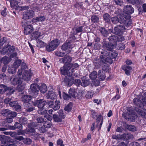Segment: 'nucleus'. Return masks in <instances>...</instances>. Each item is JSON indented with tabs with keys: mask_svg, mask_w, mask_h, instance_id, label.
Instances as JSON below:
<instances>
[{
	"mask_svg": "<svg viewBox=\"0 0 146 146\" xmlns=\"http://www.w3.org/2000/svg\"><path fill=\"white\" fill-rule=\"evenodd\" d=\"M23 102L24 106L27 108L25 110V111L30 112L35 110V107L33 106V102L31 101V96L29 95L23 96L21 98Z\"/></svg>",
	"mask_w": 146,
	"mask_h": 146,
	"instance_id": "f257e3e1",
	"label": "nucleus"
},
{
	"mask_svg": "<svg viewBox=\"0 0 146 146\" xmlns=\"http://www.w3.org/2000/svg\"><path fill=\"white\" fill-rule=\"evenodd\" d=\"M59 40L57 39L52 40L46 46V49L48 52L53 51L57 48L60 44Z\"/></svg>",
	"mask_w": 146,
	"mask_h": 146,
	"instance_id": "f03ea898",
	"label": "nucleus"
},
{
	"mask_svg": "<svg viewBox=\"0 0 146 146\" xmlns=\"http://www.w3.org/2000/svg\"><path fill=\"white\" fill-rule=\"evenodd\" d=\"M29 94L33 97L35 98L38 94L39 87L38 85L36 84H33L30 86V88L29 89Z\"/></svg>",
	"mask_w": 146,
	"mask_h": 146,
	"instance_id": "7ed1b4c3",
	"label": "nucleus"
},
{
	"mask_svg": "<svg viewBox=\"0 0 146 146\" xmlns=\"http://www.w3.org/2000/svg\"><path fill=\"white\" fill-rule=\"evenodd\" d=\"M101 53L102 54L106 57V62L111 64L113 62L112 59L115 58L116 57V54L114 53H109L104 51H101Z\"/></svg>",
	"mask_w": 146,
	"mask_h": 146,
	"instance_id": "20e7f679",
	"label": "nucleus"
},
{
	"mask_svg": "<svg viewBox=\"0 0 146 146\" xmlns=\"http://www.w3.org/2000/svg\"><path fill=\"white\" fill-rule=\"evenodd\" d=\"M61 74L63 75L72 76V71L70 69V66L64 64L63 66L61 67L60 69Z\"/></svg>",
	"mask_w": 146,
	"mask_h": 146,
	"instance_id": "39448f33",
	"label": "nucleus"
},
{
	"mask_svg": "<svg viewBox=\"0 0 146 146\" xmlns=\"http://www.w3.org/2000/svg\"><path fill=\"white\" fill-rule=\"evenodd\" d=\"M125 30L124 26L121 25H119L115 27L114 28L113 33L118 36L121 35Z\"/></svg>",
	"mask_w": 146,
	"mask_h": 146,
	"instance_id": "423d86ee",
	"label": "nucleus"
},
{
	"mask_svg": "<svg viewBox=\"0 0 146 146\" xmlns=\"http://www.w3.org/2000/svg\"><path fill=\"white\" fill-rule=\"evenodd\" d=\"M82 28L83 27L82 26L73 28L71 32V34L70 36V37L72 38L74 40L76 39V38L75 35L80 33H81L82 31ZM81 34V33H80V34L79 35H80Z\"/></svg>",
	"mask_w": 146,
	"mask_h": 146,
	"instance_id": "0eeeda50",
	"label": "nucleus"
},
{
	"mask_svg": "<svg viewBox=\"0 0 146 146\" xmlns=\"http://www.w3.org/2000/svg\"><path fill=\"white\" fill-rule=\"evenodd\" d=\"M102 46L103 48L102 51H104L109 53H113L111 51L113 49V46L111 44L104 41L102 43Z\"/></svg>",
	"mask_w": 146,
	"mask_h": 146,
	"instance_id": "6e6552de",
	"label": "nucleus"
},
{
	"mask_svg": "<svg viewBox=\"0 0 146 146\" xmlns=\"http://www.w3.org/2000/svg\"><path fill=\"white\" fill-rule=\"evenodd\" d=\"M118 17H114L111 18V21L113 24H116L118 23L121 24L125 23L126 21L124 19L123 16H121Z\"/></svg>",
	"mask_w": 146,
	"mask_h": 146,
	"instance_id": "1a4fd4ad",
	"label": "nucleus"
},
{
	"mask_svg": "<svg viewBox=\"0 0 146 146\" xmlns=\"http://www.w3.org/2000/svg\"><path fill=\"white\" fill-rule=\"evenodd\" d=\"M72 58L70 56L66 55L62 58H60L59 61L60 63H65L66 65H70Z\"/></svg>",
	"mask_w": 146,
	"mask_h": 146,
	"instance_id": "9d476101",
	"label": "nucleus"
},
{
	"mask_svg": "<svg viewBox=\"0 0 146 146\" xmlns=\"http://www.w3.org/2000/svg\"><path fill=\"white\" fill-rule=\"evenodd\" d=\"M74 78L72 76H67L65 77L64 80L62 83L66 86H71L74 82Z\"/></svg>",
	"mask_w": 146,
	"mask_h": 146,
	"instance_id": "9b49d317",
	"label": "nucleus"
},
{
	"mask_svg": "<svg viewBox=\"0 0 146 146\" xmlns=\"http://www.w3.org/2000/svg\"><path fill=\"white\" fill-rule=\"evenodd\" d=\"M47 104V103L46 101H43L42 100H37L35 102H33V106L35 107V106L37 105L39 108L42 109Z\"/></svg>",
	"mask_w": 146,
	"mask_h": 146,
	"instance_id": "f8f14e48",
	"label": "nucleus"
},
{
	"mask_svg": "<svg viewBox=\"0 0 146 146\" xmlns=\"http://www.w3.org/2000/svg\"><path fill=\"white\" fill-rule=\"evenodd\" d=\"M72 48L71 43L69 42L65 43L61 46L62 49L64 51L67 50V53H69L71 52Z\"/></svg>",
	"mask_w": 146,
	"mask_h": 146,
	"instance_id": "ddd939ff",
	"label": "nucleus"
},
{
	"mask_svg": "<svg viewBox=\"0 0 146 146\" xmlns=\"http://www.w3.org/2000/svg\"><path fill=\"white\" fill-rule=\"evenodd\" d=\"M11 84L13 85H20L22 83V81L21 79L19 77L17 76H13L10 79Z\"/></svg>",
	"mask_w": 146,
	"mask_h": 146,
	"instance_id": "4468645a",
	"label": "nucleus"
},
{
	"mask_svg": "<svg viewBox=\"0 0 146 146\" xmlns=\"http://www.w3.org/2000/svg\"><path fill=\"white\" fill-rule=\"evenodd\" d=\"M23 19H29L32 18L34 16V12L32 10H27L23 13Z\"/></svg>",
	"mask_w": 146,
	"mask_h": 146,
	"instance_id": "2eb2a0df",
	"label": "nucleus"
},
{
	"mask_svg": "<svg viewBox=\"0 0 146 146\" xmlns=\"http://www.w3.org/2000/svg\"><path fill=\"white\" fill-rule=\"evenodd\" d=\"M33 26L31 25H27L24 28V33L25 35L30 34L33 31Z\"/></svg>",
	"mask_w": 146,
	"mask_h": 146,
	"instance_id": "dca6fc26",
	"label": "nucleus"
},
{
	"mask_svg": "<svg viewBox=\"0 0 146 146\" xmlns=\"http://www.w3.org/2000/svg\"><path fill=\"white\" fill-rule=\"evenodd\" d=\"M31 75L30 71L25 70L23 74L22 79L25 81H29L31 79Z\"/></svg>",
	"mask_w": 146,
	"mask_h": 146,
	"instance_id": "f3484780",
	"label": "nucleus"
},
{
	"mask_svg": "<svg viewBox=\"0 0 146 146\" xmlns=\"http://www.w3.org/2000/svg\"><path fill=\"white\" fill-rule=\"evenodd\" d=\"M121 139L124 140H127L133 138V135L131 133H126L121 135Z\"/></svg>",
	"mask_w": 146,
	"mask_h": 146,
	"instance_id": "a211bd4d",
	"label": "nucleus"
},
{
	"mask_svg": "<svg viewBox=\"0 0 146 146\" xmlns=\"http://www.w3.org/2000/svg\"><path fill=\"white\" fill-rule=\"evenodd\" d=\"M46 97L47 99H50L52 100L56 98V93L52 91H49L48 93L46 94Z\"/></svg>",
	"mask_w": 146,
	"mask_h": 146,
	"instance_id": "6ab92c4d",
	"label": "nucleus"
},
{
	"mask_svg": "<svg viewBox=\"0 0 146 146\" xmlns=\"http://www.w3.org/2000/svg\"><path fill=\"white\" fill-rule=\"evenodd\" d=\"M123 10L124 12L131 14L133 13L134 11V9L130 5L125 6Z\"/></svg>",
	"mask_w": 146,
	"mask_h": 146,
	"instance_id": "aec40b11",
	"label": "nucleus"
},
{
	"mask_svg": "<svg viewBox=\"0 0 146 146\" xmlns=\"http://www.w3.org/2000/svg\"><path fill=\"white\" fill-rule=\"evenodd\" d=\"M82 82L81 85L83 87H86L90 83L89 80L85 76H84L82 78Z\"/></svg>",
	"mask_w": 146,
	"mask_h": 146,
	"instance_id": "412c9836",
	"label": "nucleus"
},
{
	"mask_svg": "<svg viewBox=\"0 0 146 146\" xmlns=\"http://www.w3.org/2000/svg\"><path fill=\"white\" fill-rule=\"evenodd\" d=\"M135 111L137 113L143 117L145 118L146 117V110L145 109L141 110L135 108Z\"/></svg>",
	"mask_w": 146,
	"mask_h": 146,
	"instance_id": "4be33fe9",
	"label": "nucleus"
},
{
	"mask_svg": "<svg viewBox=\"0 0 146 146\" xmlns=\"http://www.w3.org/2000/svg\"><path fill=\"white\" fill-rule=\"evenodd\" d=\"M45 20V17L40 16L38 17H36L35 18H33L32 19V21L33 23H36V22H40L43 21Z\"/></svg>",
	"mask_w": 146,
	"mask_h": 146,
	"instance_id": "5701e85b",
	"label": "nucleus"
},
{
	"mask_svg": "<svg viewBox=\"0 0 146 146\" xmlns=\"http://www.w3.org/2000/svg\"><path fill=\"white\" fill-rule=\"evenodd\" d=\"M10 135L11 137L15 138L16 139L19 141H21L23 139V137L22 136H17V133L15 132H10Z\"/></svg>",
	"mask_w": 146,
	"mask_h": 146,
	"instance_id": "b1692460",
	"label": "nucleus"
},
{
	"mask_svg": "<svg viewBox=\"0 0 146 146\" xmlns=\"http://www.w3.org/2000/svg\"><path fill=\"white\" fill-rule=\"evenodd\" d=\"M122 69L125 71V74L127 75V76L130 75V73L132 69L131 66H124L122 67Z\"/></svg>",
	"mask_w": 146,
	"mask_h": 146,
	"instance_id": "393cba45",
	"label": "nucleus"
},
{
	"mask_svg": "<svg viewBox=\"0 0 146 146\" xmlns=\"http://www.w3.org/2000/svg\"><path fill=\"white\" fill-rule=\"evenodd\" d=\"M99 31L101 34L102 36L104 37H107L109 34L108 31L104 28H100L99 29Z\"/></svg>",
	"mask_w": 146,
	"mask_h": 146,
	"instance_id": "a878e982",
	"label": "nucleus"
},
{
	"mask_svg": "<svg viewBox=\"0 0 146 146\" xmlns=\"http://www.w3.org/2000/svg\"><path fill=\"white\" fill-rule=\"evenodd\" d=\"M8 87L4 84L0 85V94H3L7 91Z\"/></svg>",
	"mask_w": 146,
	"mask_h": 146,
	"instance_id": "bb28decb",
	"label": "nucleus"
},
{
	"mask_svg": "<svg viewBox=\"0 0 146 146\" xmlns=\"http://www.w3.org/2000/svg\"><path fill=\"white\" fill-rule=\"evenodd\" d=\"M133 103L137 106L139 107L140 108H142V103L141 101L137 98H134L133 100Z\"/></svg>",
	"mask_w": 146,
	"mask_h": 146,
	"instance_id": "cd10ccee",
	"label": "nucleus"
},
{
	"mask_svg": "<svg viewBox=\"0 0 146 146\" xmlns=\"http://www.w3.org/2000/svg\"><path fill=\"white\" fill-rule=\"evenodd\" d=\"M11 113V111L8 109H4L2 110L1 112V114L5 116L9 115Z\"/></svg>",
	"mask_w": 146,
	"mask_h": 146,
	"instance_id": "c85d7f7f",
	"label": "nucleus"
},
{
	"mask_svg": "<svg viewBox=\"0 0 146 146\" xmlns=\"http://www.w3.org/2000/svg\"><path fill=\"white\" fill-rule=\"evenodd\" d=\"M77 90L76 89L73 88H71L69 90V94L71 97L72 96L73 98H76L75 94Z\"/></svg>",
	"mask_w": 146,
	"mask_h": 146,
	"instance_id": "c756f323",
	"label": "nucleus"
},
{
	"mask_svg": "<svg viewBox=\"0 0 146 146\" xmlns=\"http://www.w3.org/2000/svg\"><path fill=\"white\" fill-rule=\"evenodd\" d=\"M94 63L95 64V66L97 67L98 68L100 67L102 64L100 58H94Z\"/></svg>",
	"mask_w": 146,
	"mask_h": 146,
	"instance_id": "7c9ffc66",
	"label": "nucleus"
},
{
	"mask_svg": "<svg viewBox=\"0 0 146 146\" xmlns=\"http://www.w3.org/2000/svg\"><path fill=\"white\" fill-rule=\"evenodd\" d=\"M42 35V34H41L40 33L39 31H35L32 33V36L34 38L37 39Z\"/></svg>",
	"mask_w": 146,
	"mask_h": 146,
	"instance_id": "2f4dec72",
	"label": "nucleus"
},
{
	"mask_svg": "<svg viewBox=\"0 0 146 146\" xmlns=\"http://www.w3.org/2000/svg\"><path fill=\"white\" fill-rule=\"evenodd\" d=\"M103 17L104 20L107 23H109L111 19V17L108 13H106L103 15Z\"/></svg>",
	"mask_w": 146,
	"mask_h": 146,
	"instance_id": "473e14b6",
	"label": "nucleus"
},
{
	"mask_svg": "<svg viewBox=\"0 0 146 146\" xmlns=\"http://www.w3.org/2000/svg\"><path fill=\"white\" fill-rule=\"evenodd\" d=\"M46 45V43L42 40L38 39L37 40L36 46L40 48L43 47Z\"/></svg>",
	"mask_w": 146,
	"mask_h": 146,
	"instance_id": "72a5a7b5",
	"label": "nucleus"
},
{
	"mask_svg": "<svg viewBox=\"0 0 146 146\" xmlns=\"http://www.w3.org/2000/svg\"><path fill=\"white\" fill-rule=\"evenodd\" d=\"M19 121L20 123L23 125L27 124L28 122L27 119L23 117L19 118Z\"/></svg>",
	"mask_w": 146,
	"mask_h": 146,
	"instance_id": "f704fd0d",
	"label": "nucleus"
},
{
	"mask_svg": "<svg viewBox=\"0 0 146 146\" xmlns=\"http://www.w3.org/2000/svg\"><path fill=\"white\" fill-rule=\"evenodd\" d=\"M53 117L54 120L55 122H61L62 121V119H63L60 117L59 116H58L55 114L53 115Z\"/></svg>",
	"mask_w": 146,
	"mask_h": 146,
	"instance_id": "c9c22d12",
	"label": "nucleus"
},
{
	"mask_svg": "<svg viewBox=\"0 0 146 146\" xmlns=\"http://www.w3.org/2000/svg\"><path fill=\"white\" fill-rule=\"evenodd\" d=\"M127 2L133 5H139L141 2V0H125Z\"/></svg>",
	"mask_w": 146,
	"mask_h": 146,
	"instance_id": "e433bc0d",
	"label": "nucleus"
},
{
	"mask_svg": "<svg viewBox=\"0 0 146 146\" xmlns=\"http://www.w3.org/2000/svg\"><path fill=\"white\" fill-rule=\"evenodd\" d=\"M39 90L42 93H45L47 90V87L45 84H43L40 86Z\"/></svg>",
	"mask_w": 146,
	"mask_h": 146,
	"instance_id": "4c0bfd02",
	"label": "nucleus"
},
{
	"mask_svg": "<svg viewBox=\"0 0 146 146\" xmlns=\"http://www.w3.org/2000/svg\"><path fill=\"white\" fill-rule=\"evenodd\" d=\"M59 101H56L55 103H54V106L52 108L54 110H56L59 109L60 107V104Z\"/></svg>",
	"mask_w": 146,
	"mask_h": 146,
	"instance_id": "58836bf2",
	"label": "nucleus"
},
{
	"mask_svg": "<svg viewBox=\"0 0 146 146\" xmlns=\"http://www.w3.org/2000/svg\"><path fill=\"white\" fill-rule=\"evenodd\" d=\"M117 39L118 37L114 35H111L108 38L110 41L113 42H117Z\"/></svg>",
	"mask_w": 146,
	"mask_h": 146,
	"instance_id": "ea45409f",
	"label": "nucleus"
},
{
	"mask_svg": "<svg viewBox=\"0 0 146 146\" xmlns=\"http://www.w3.org/2000/svg\"><path fill=\"white\" fill-rule=\"evenodd\" d=\"M7 91L8 92L7 93V95H10L14 93L15 90L13 88L8 87Z\"/></svg>",
	"mask_w": 146,
	"mask_h": 146,
	"instance_id": "a19ab883",
	"label": "nucleus"
},
{
	"mask_svg": "<svg viewBox=\"0 0 146 146\" xmlns=\"http://www.w3.org/2000/svg\"><path fill=\"white\" fill-rule=\"evenodd\" d=\"M21 60H17L13 64V66L14 67L15 69L18 68L19 66L20 65L21 63Z\"/></svg>",
	"mask_w": 146,
	"mask_h": 146,
	"instance_id": "79ce46f5",
	"label": "nucleus"
},
{
	"mask_svg": "<svg viewBox=\"0 0 146 146\" xmlns=\"http://www.w3.org/2000/svg\"><path fill=\"white\" fill-rule=\"evenodd\" d=\"M72 108V104L70 103L65 107L64 110L65 111H67L69 112L71 111Z\"/></svg>",
	"mask_w": 146,
	"mask_h": 146,
	"instance_id": "37998d69",
	"label": "nucleus"
},
{
	"mask_svg": "<svg viewBox=\"0 0 146 146\" xmlns=\"http://www.w3.org/2000/svg\"><path fill=\"white\" fill-rule=\"evenodd\" d=\"M90 77L92 79H95L97 76V72L95 71H93L90 74Z\"/></svg>",
	"mask_w": 146,
	"mask_h": 146,
	"instance_id": "c03bdc74",
	"label": "nucleus"
},
{
	"mask_svg": "<svg viewBox=\"0 0 146 146\" xmlns=\"http://www.w3.org/2000/svg\"><path fill=\"white\" fill-rule=\"evenodd\" d=\"M16 69L13 66H9L8 68V71L9 73L13 74L16 72Z\"/></svg>",
	"mask_w": 146,
	"mask_h": 146,
	"instance_id": "a18cd8bd",
	"label": "nucleus"
},
{
	"mask_svg": "<svg viewBox=\"0 0 146 146\" xmlns=\"http://www.w3.org/2000/svg\"><path fill=\"white\" fill-rule=\"evenodd\" d=\"M127 128L129 130L132 131H135L136 130V127L135 126L131 125H128Z\"/></svg>",
	"mask_w": 146,
	"mask_h": 146,
	"instance_id": "49530a36",
	"label": "nucleus"
},
{
	"mask_svg": "<svg viewBox=\"0 0 146 146\" xmlns=\"http://www.w3.org/2000/svg\"><path fill=\"white\" fill-rule=\"evenodd\" d=\"M63 98L66 100H68L71 98V96L69 94H68L65 92H63Z\"/></svg>",
	"mask_w": 146,
	"mask_h": 146,
	"instance_id": "de8ad7c7",
	"label": "nucleus"
},
{
	"mask_svg": "<svg viewBox=\"0 0 146 146\" xmlns=\"http://www.w3.org/2000/svg\"><path fill=\"white\" fill-rule=\"evenodd\" d=\"M117 48L118 50H123L125 48V45L123 43H120L118 44Z\"/></svg>",
	"mask_w": 146,
	"mask_h": 146,
	"instance_id": "09e8293b",
	"label": "nucleus"
},
{
	"mask_svg": "<svg viewBox=\"0 0 146 146\" xmlns=\"http://www.w3.org/2000/svg\"><path fill=\"white\" fill-rule=\"evenodd\" d=\"M27 131L31 133H33L35 132V130L34 129V127L31 126H29V124L28 125V128L26 129Z\"/></svg>",
	"mask_w": 146,
	"mask_h": 146,
	"instance_id": "8fccbe9b",
	"label": "nucleus"
},
{
	"mask_svg": "<svg viewBox=\"0 0 146 146\" xmlns=\"http://www.w3.org/2000/svg\"><path fill=\"white\" fill-rule=\"evenodd\" d=\"M91 19L92 22L94 23H96L99 20V18L96 15H94L92 16Z\"/></svg>",
	"mask_w": 146,
	"mask_h": 146,
	"instance_id": "3c124183",
	"label": "nucleus"
},
{
	"mask_svg": "<svg viewBox=\"0 0 146 146\" xmlns=\"http://www.w3.org/2000/svg\"><path fill=\"white\" fill-rule=\"evenodd\" d=\"M23 141V143L26 144H29L31 142V140L29 138H24L23 137L22 141Z\"/></svg>",
	"mask_w": 146,
	"mask_h": 146,
	"instance_id": "603ef678",
	"label": "nucleus"
},
{
	"mask_svg": "<svg viewBox=\"0 0 146 146\" xmlns=\"http://www.w3.org/2000/svg\"><path fill=\"white\" fill-rule=\"evenodd\" d=\"M14 126L15 129H18L20 130H21L23 128V127L21 124L17 122H16L15 123Z\"/></svg>",
	"mask_w": 146,
	"mask_h": 146,
	"instance_id": "864d4df0",
	"label": "nucleus"
},
{
	"mask_svg": "<svg viewBox=\"0 0 146 146\" xmlns=\"http://www.w3.org/2000/svg\"><path fill=\"white\" fill-rule=\"evenodd\" d=\"M93 92H88L86 94L85 97L87 99H90L93 97Z\"/></svg>",
	"mask_w": 146,
	"mask_h": 146,
	"instance_id": "5fc2aeb1",
	"label": "nucleus"
},
{
	"mask_svg": "<svg viewBox=\"0 0 146 146\" xmlns=\"http://www.w3.org/2000/svg\"><path fill=\"white\" fill-rule=\"evenodd\" d=\"M43 125L44 127L48 128L51 127V124L50 122L45 121L43 123Z\"/></svg>",
	"mask_w": 146,
	"mask_h": 146,
	"instance_id": "6e6d98bb",
	"label": "nucleus"
},
{
	"mask_svg": "<svg viewBox=\"0 0 146 146\" xmlns=\"http://www.w3.org/2000/svg\"><path fill=\"white\" fill-rule=\"evenodd\" d=\"M2 61L5 64H7L9 62V58L6 56H5L2 58Z\"/></svg>",
	"mask_w": 146,
	"mask_h": 146,
	"instance_id": "4d7b16f0",
	"label": "nucleus"
},
{
	"mask_svg": "<svg viewBox=\"0 0 146 146\" xmlns=\"http://www.w3.org/2000/svg\"><path fill=\"white\" fill-rule=\"evenodd\" d=\"M130 15L131 14H129L126 13L125 12H124V13L123 14V17L124 19V18L126 20H129L130 19L131 17Z\"/></svg>",
	"mask_w": 146,
	"mask_h": 146,
	"instance_id": "13d9d810",
	"label": "nucleus"
},
{
	"mask_svg": "<svg viewBox=\"0 0 146 146\" xmlns=\"http://www.w3.org/2000/svg\"><path fill=\"white\" fill-rule=\"evenodd\" d=\"M9 49H8V52L9 53L13 52L15 50V46H11L10 45H8Z\"/></svg>",
	"mask_w": 146,
	"mask_h": 146,
	"instance_id": "bf43d9fd",
	"label": "nucleus"
},
{
	"mask_svg": "<svg viewBox=\"0 0 146 146\" xmlns=\"http://www.w3.org/2000/svg\"><path fill=\"white\" fill-rule=\"evenodd\" d=\"M112 138L117 140L121 139V135L120 134L113 135L112 136Z\"/></svg>",
	"mask_w": 146,
	"mask_h": 146,
	"instance_id": "052dcab7",
	"label": "nucleus"
},
{
	"mask_svg": "<svg viewBox=\"0 0 146 146\" xmlns=\"http://www.w3.org/2000/svg\"><path fill=\"white\" fill-rule=\"evenodd\" d=\"M114 2L116 5L121 6L123 5V1L121 0H114Z\"/></svg>",
	"mask_w": 146,
	"mask_h": 146,
	"instance_id": "680f3d73",
	"label": "nucleus"
},
{
	"mask_svg": "<svg viewBox=\"0 0 146 146\" xmlns=\"http://www.w3.org/2000/svg\"><path fill=\"white\" fill-rule=\"evenodd\" d=\"M58 113L59 114V116L61 118H63V119H64L65 118V116L64 114L63 111L62 110H60L58 111Z\"/></svg>",
	"mask_w": 146,
	"mask_h": 146,
	"instance_id": "e2e57ef3",
	"label": "nucleus"
},
{
	"mask_svg": "<svg viewBox=\"0 0 146 146\" xmlns=\"http://www.w3.org/2000/svg\"><path fill=\"white\" fill-rule=\"evenodd\" d=\"M104 55H101L100 56V59L101 63H105L106 62V58L104 56Z\"/></svg>",
	"mask_w": 146,
	"mask_h": 146,
	"instance_id": "0e129e2a",
	"label": "nucleus"
},
{
	"mask_svg": "<svg viewBox=\"0 0 146 146\" xmlns=\"http://www.w3.org/2000/svg\"><path fill=\"white\" fill-rule=\"evenodd\" d=\"M79 66V65L77 63H75L72 65V66L70 67V69L72 70V73L74 72V69L77 68H78Z\"/></svg>",
	"mask_w": 146,
	"mask_h": 146,
	"instance_id": "69168bd1",
	"label": "nucleus"
},
{
	"mask_svg": "<svg viewBox=\"0 0 146 146\" xmlns=\"http://www.w3.org/2000/svg\"><path fill=\"white\" fill-rule=\"evenodd\" d=\"M94 48L95 49H99L100 48V46H101V45L100 44H98L97 43H94Z\"/></svg>",
	"mask_w": 146,
	"mask_h": 146,
	"instance_id": "338daca9",
	"label": "nucleus"
},
{
	"mask_svg": "<svg viewBox=\"0 0 146 146\" xmlns=\"http://www.w3.org/2000/svg\"><path fill=\"white\" fill-rule=\"evenodd\" d=\"M102 115H101L100 114L98 115V117L97 119H96V122L97 123V124L96 125V127H98L99 126L98 123H99L100 121L101 120Z\"/></svg>",
	"mask_w": 146,
	"mask_h": 146,
	"instance_id": "774afa93",
	"label": "nucleus"
}]
</instances>
